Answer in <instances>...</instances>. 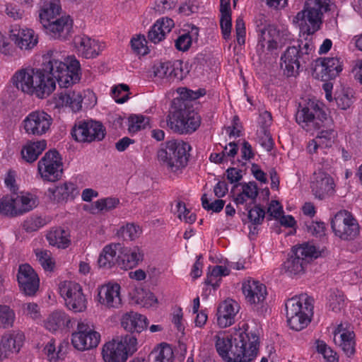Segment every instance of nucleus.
<instances>
[{"instance_id":"f257e3e1","label":"nucleus","mask_w":362,"mask_h":362,"mask_svg":"<svg viewBox=\"0 0 362 362\" xmlns=\"http://www.w3.org/2000/svg\"><path fill=\"white\" fill-rule=\"evenodd\" d=\"M79 71L80 64L75 57H67L63 62L58 52L49 51L42 57L41 68L21 69L13 76V81L18 89L43 98L53 92L56 82L66 88L78 82Z\"/></svg>"},{"instance_id":"f03ea898","label":"nucleus","mask_w":362,"mask_h":362,"mask_svg":"<svg viewBox=\"0 0 362 362\" xmlns=\"http://www.w3.org/2000/svg\"><path fill=\"white\" fill-rule=\"evenodd\" d=\"M215 339L216 351L226 362H250L257 356L259 337L256 330L248 326L233 335L220 332Z\"/></svg>"},{"instance_id":"7ed1b4c3","label":"nucleus","mask_w":362,"mask_h":362,"mask_svg":"<svg viewBox=\"0 0 362 362\" xmlns=\"http://www.w3.org/2000/svg\"><path fill=\"white\" fill-rule=\"evenodd\" d=\"M330 0H307L303 9L298 12L293 18L300 33L313 35L322 23L325 13L330 10Z\"/></svg>"},{"instance_id":"20e7f679","label":"nucleus","mask_w":362,"mask_h":362,"mask_svg":"<svg viewBox=\"0 0 362 362\" xmlns=\"http://www.w3.org/2000/svg\"><path fill=\"white\" fill-rule=\"evenodd\" d=\"M313 308V299L306 294L288 300L286 310L289 327L295 331L306 327L311 321Z\"/></svg>"},{"instance_id":"39448f33","label":"nucleus","mask_w":362,"mask_h":362,"mask_svg":"<svg viewBox=\"0 0 362 362\" xmlns=\"http://www.w3.org/2000/svg\"><path fill=\"white\" fill-rule=\"evenodd\" d=\"M190 149V146L182 141H167L157 152L158 160L168 170L177 173L187 166Z\"/></svg>"},{"instance_id":"423d86ee","label":"nucleus","mask_w":362,"mask_h":362,"mask_svg":"<svg viewBox=\"0 0 362 362\" xmlns=\"http://www.w3.org/2000/svg\"><path fill=\"white\" fill-rule=\"evenodd\" d=\"M314 52V45L310 42H305L303 45L288 47L281 57L283 62L281 69L287 77L294 76L303 69L310 61Z\"/></svg>"},{"instance_id":"0eeeda50","label":"nucleus","mask_w":362,"mask_h":362,"mask_svg":"<svg viewBox=\"0 0 362 362\" xmlns=\"http://www.w3.org/2000/svg\"><path fill=\"white\" fill-rule=\"evenodd\" d=\"M136 346V338L127 334L121 341L106 343L102 350L103 358L105 362H125L137 350Z\"/></svg>"},{"instance_id":"6e6552de","label":"nucleus","mask_w":362,"mask_h":362,"mask_svg":"<svg viewBox=\"0 0 362 362\" xmlns=\"http://www.w3.org/2000/svg\"><path fill=\"white\" fill-rule=\"evenodd\" d=\"M201 123L199 115L193 110L180 107L168 115L167 124L175 133L191 134L197 130Z\"/></svg>"},{"instance_id":"1a4fd4ad","label":"nucleus","mask_w":362,"mask_h":362,"mask_svg":"<svg viewBox=\"0 0 362 362\" xmlns=\"http://www.w3.org/2000/svg\"><path fill=\"white\" fill-rule=\"evenodd\" d=\"M331 227L335 235L344 240H354L359 235L356 219L346 210H341L334 215Z\"/></svg>"},{"instance_id":"9d476101","label":"nucleus","mask_w":362,"mask_h":362,"mask_svg":"<svg viewBox=\"0 0 362 362\" xmlns=\"http://www.w3.org/2000/svg\"><path fill=\"white\" fill-rule=\"evenodd\" d=\"M61 296L66 306L74 313H82L87 308V300L82 292L81 286L74 281H65L59 285Z\"/></svg>"},{"instance_id":"9b49d317","label":"nucleus","mask_w":362,"mask_h":362,"mask_svg":"<svg viewBox=\"0 0 362 362\" xmlns=\"http://www.w3.org/2000/svg\"><path fill=\"white\" fill-rule=\"evenodd\" d=\"M106 134L102 123L93 120H81L74 126L71 135L74 139L82 143L102 141Z\"/></svg>"},{"instance_id":"f8f14e48","label":"nucleus","mask_w":362,"mask_h":362,"mask_svg":"<svg viewBox=\"0 0 362 362\" xmlns=\"http://www.w3.org/2000/svg\"><path fill=\"white\" fill-rule=\"evenodd\" d=\"M38 173L44 181L55 182L59 180L63 173L62 158L56 150L45 153L37 164Z\"/></svg>"},{"instance_id":"ddd939ff","label":"nucleus","mask_w":362,"mask_h":362,"mask_svg":"<svg viewBox=\"0 0 362 362\" xmlns=\"http://www.w3.org/2000/svg\"><path fill=\"white\" fill-rule=\"evenodd\" d=\"M100 341V334L82 322L78 323L76 331L71 334V344L78 351L95 348Z\"/></svg>"},{"instance_id":"4468645a","label":"nucleus","mask_w":362,"mask_h":362,"mask_svg":"<svg viewBox=\"0 0 362 362\" xmlns=\"http://www.w3.org/2000/svg\"><path fill=\"white\" fill-rule=\"evenodd\" d=\"M325 118L326 114L325 112L322 111L317 103L313 100H309L296 114V122L307 131L309 130L310 127L319 128L320 123L317 120L322 122Z\"/></svg>"},{"instance_id":"2eb2a0df","label":"nucleus","mask_w":362,"mask_h":362,"mask_svg":"<svg viewBox=\"0 0 362 362\" xmlns=\"http://www.w3.org/2000/svg\"><path fill=\"white\" fill-rule=\"evenodd\" d=\"M52 119L49 115L44 111H33L23 120V126L28 134L41 136L45 134L50 128Z\"/></svg>"},{"instance_id":"dca6fc26","label":"nucleus","mask_w":362,"mask_h":362,"mask_svg":"<svg viewBox=\"0 0 362 362\" xmlns=\"http://www.w3.org/2000/svg\"><path fill=\"white\" fill-rule=\"evenodd\" d=\"M17 280L20 290L26 296H34L39 288L40 279L35 271L28 264L19 266Z\"/></svg>"},{"instance_id":"f3484780","label":"nucleus","mask_w":362,"mask_h":362,"mask_svg":"<svg viewBox=\"0 0 362 362\" xmlns=\"http://www.w3.org/2000/svg\"><path fill=\"white\" fill-rule=\"evenodd\" d=\"M334 186V180L328 173L322 170L314 173L310 187L316 198L324 199L333 194Z\"/></svg>"},{"instance_id":"a211bd4d","label":"nucleus","mask_w":362,"mask_h":362,"mask_svg":"<svg viewBox=\"0 0 362 362\" xmlns=\"http://www.w3.org/2000/svg\"><path fill=\"white\" fill-rule=\"evenodd\" d=\"M342 69L340 58L325 57L316 60L314 71L322 81H327L336 78Z\"/></svg>"},{"instance_id":"6ab92c4d","label":"nucleus","mask_w":362,"mask_h":362,"mask_svg":"<svg viewBox=\"0 0 362 362\" xmlns=\"http://www.w3.org/2000/svg\"><path fill=\"white\" fill-rule=\"evenodd\" d=\"M334 343L349 357L355 353V334L348 324H339L334 331Z\"/></svg>"},{"instance_id":"aec40b11","label":"nucleus","mask_w":362,"mask_h":362,"mask_svg":"<svg viewBox=\"0 0 362 362\" xmlns=\"http://www.w3.org/2000/svg\"><path fill=\"white\" fill-rule=\"evenodd\" d=\"M242 290L247 303L251 305H262L267 296L266 286L252 279L243 283Z\"/></svg>"},{"instance_id":"412c9836","label":"nucleus","mask_w":362,"mask_h":362,"mask_svg":"<svg viewBox=\"0 0 362 362\" xmlns=\"http://www.w3.org/2000/svg\"><path fill=\"white\" fill-rule=\"evenodd\" d=\"M45 32L55 39H66L72 31L73 22L69 16L57 18L42 26Z\"/></svg>"},{"instance_id":"4be33fe9","label":"nucleus","mask_w":362,"mask_h":362,"mask_svg":"<svg viewBox=\"0 0 362 362\" xmlns=\"http://www.w3.org/2000/svg\"><path fill=\"white\" fill-rule=\"evenodd\" d=\"M121 287L118 284L102 286L98 291L99 302L108 308H119L122 305Z\"/></svg>"},{"instance_id":"5701e85b","label":"nucleus","mask_w":362,"mask_h":362,"mask_svg":"<svg viewBox=\"0 0 362 362\" xmlns=\"http://www.w3.org/2000/svg\"><path fill=\"white\" fill-rule=\"evenodd\" d=\"M182 65L181 61H176L173 63L169 62L159 63L153 66L154 76L168 81H181L184 77Z\"/></svg>"},{"instance_id":"b1692460","label":"nucleus","mask_w":362,"mask_h":362,"mask_svg":"<svg viewBox=\"0 0 362 362\" xmlns=\"http://www.w3.org/2000/svg\"><path fill=\"white\" fill-rule=\"evenodd\" d=\"M144 251L139 246L123 247L119 254V267L128 270L136 267L144 259Z\"/></svg>"},{"instance_id":"393cba45","label":"nucleus","mask_w":362,"mask_h":362,"mask_svg":"<svg viewBox=\"0 0 362 362\" xmlns=\"http://www.w3.org/2000/svg\"><path fill=\"white\" fill-rule=\"evenodd\" d=\"M238 303L233 299L221 303L217 310V323L220 327H227L235 322V317L239 311Z\"/></svg>"},{"instance_id":"a878e982","label":"nucleus","mask_w":362,"mask_h":362,"mask_svg":"<svg viewBox=\"0 0 362 362\" xmlns=\"http://www.w3.org/2000/svg\"><path fill=\"white\" fill-rule=\"evenodd\" d=\"M10 38L21 49L30 50L37 43V37L32 29L14 28L11 29Z\"/></svg>"},{"instance_id":"bb28decb","label":"nucleus","mask_w":362,"mask_h":362,"mask_svg":"<svg viewBox=\"0 0 362 362\" xmlns=\"http://www.w3.org/2000/svg\"><path fill=\"white\" fill-rule=\"evenodd\" d=\"M74 44L78 54L86 59L96 57L101 51L99 42L85 35L76 36Z\"/></svg>"},{"instance_id":"cd10ccee","label":"nucleus","mask_w":362,"mask_h":362,"mask_svg":"<svg viewBox=\"0 0 362 362\" xmlns=\"http://www.w3.org/2000/svg\"><path fill=\"white\" fill-rule=\"evenodd\" d=\"M75 320L62 310L52 313L45 321V327L51 332L70 329L73 327Z\"/></svg>"},{"instance_id":"c85d7f7f","label":"nucleus","mask_w":362,"mask_h":362,"mask_svg":"<svg viewBox=\"0 0 362 362\" xmlns=\"http://www.w3.org/2000/svg\"><path fill=\"white\" fill-rule=\"evenodd\" d=\"M147 318L136 312L125 313L121 318V325L131 333H141L147 327Z\"/></svg>"},{"instance_id":"c756f323","label":"nucleus","mask_w":362,"mask_h":362,"mask_svg":"<svg viewBox=\"0 0 362 362\" xmlns=\"http://www.w3.org/2000/svg\"><path fill=\"white\" fill-rule=\"evenodd\" d=\"M57 106H68L74 112L81 110L83 96L80 91L65 90L55 98Z\"/></svg>"},{"instance_id":"7c9ffc66","label":"nucleus","mask_w":362,"mask_h":362,"mask_svg":"<svg viewBox=\"0 0 362 362\" xmlns=\"http://www.w3.org/2000/svg\"><path fill=\"white\" fill-rule=\"evenodd\" d=\"M62 11L59 0H42L40 4L39 19L42 25L57 18Z\"/></svg>"},{"instance_id":"2f4dec72","label":"nucleus","mask_w":362,"mask_h":362,"mask_svg":"<svg viewBox=\"0 0 362 362\" xmlns=\"http://www.w3.org/2000/svg\"><path fill=\"white\" fill-rule=\"evenodd\" d=\"M119 249H121L120 243L105 246L98 259L99 267L103 269H110L115 265L119 267Z\"/></svg>"},{"instance_id":"473e14b6","label":"nucleus","mask_w":362,"mask_h":362,"mask_svg":"<svg viewBox=\"0 0 362 362\" xmlns=\"http://www.w3.org/2000/svg\"><path fill=\"white\" fill-rule=\"evenodd\" d=\"M175 24L169 18H161L156 21L148 33V39L154 44L162 41L167 33H169Z\"/></svg>"},{"instance_id":"72a5a7b5","label":"nucleus","mask_w":362,"mask_h":362,"mask_svg":"<svg viewBox=\"0 0 362 362\" xmlns=\"http://www.w3.org/2000/svg\"><path fill=\"white\" fill-rule=\"evenodd\" d=\"M24 335L21 332L4 334L1 337L4 355L8 358L11 354L18 353L23 345Z\"/></svg>"},{"instance_id":"f704fd0d","label":"nucleus","mask_w":362,"mask_h":362,"mask_svg":"<svg viewBox=\"0 0 362 362\" xmlns=\"http://www.w3.org/2000/svg\"><path fill=\"white\" fill-rule=\"evenodd\" d=\"M48 192L51 194L50 199L57 202L73 199L78 193L76 185L72 182H65L54 188H49Z\"/></svg>"},{"instance_id":"c9c22d12","label":"nucleus","mask_w":362,"mask_h":362,"mask_svg":"<svg viewBox=\"0 0 362 362\" xmlns=\"http://www.w3.org/2000/svg\"><path fill=\"white\" fill-rule=\"evenodd\" d=\"M46 146L47 143L45 140L28 142L21 149L22 158L28 163H33L37 159Z\"/></svg>"},{"instance_id":"e433bc0d","label":"nucleus","mask_w":362,"mask_h":362,"mask_svg":"<svg viewBox=\"0 0 362 362\" xmlns=\"http://www.w3.org/2000/svg\"><path fill=\"white\" fill-rule=\"evenodd\" d=\"M257 33L258 46L262 49L267 47L268 50L276 48L277 45L276 39L279 36V31L274 25L269 26L266 29L261 30L258 31Z\"/></svg>"},{"instance_id":"4c0bfd02","label":"nucleus","mask_w":362,"mask_h":362,"mask_svg":"<svg viewBox=\"0 0 362 362\" xmlns=\"http://www.w3.org/2000/svg\"><path fill=\"white\" fill-rule=\"evenodd\" d=\"M11 195L17 216L31 211L37 206L35 199L30 194H18L15 192Z\"/></svg>"},{"instance_id":"58836bf2","label":"nucleus","mask_w":362,"mask_h":362,"mask_svg":"<svg viewBox=\"0 0 362 362\" xmlns=\"http://www.w3.org/2000/svg\"><path fill=\"white\" fill-rule=\"evenodd\" d=\"M46 237L49 245L58 248H66L69 245L70 240L68 238V232L61 228L51 230Z\"/></svg>"},{"instance_id":"ea45409f","label":"nucleus","mask_w":362,"mask_h":362,"mask_svg":"<svg viewBox=\"0 0 362 362\" xmlns=\"http://www.w3.org/2000/svg\"><path fill=\"white\" fill-rule=\"evenodd\" d=\"M307 262L301 259L295 252L284 263V269L290 276L299 275L304 273Z\"/></svg>"},{"instance_id":"a19ab883","label":"nucleus","mask_w":362,"mask_h":362,"mask_svg":"<svg viewBox=\"0 0 362 362\" xmlns=\"http://www.w3.org/2000/svg\"><path fill=\"white\" fill-rule=\"evenodd\" d=\"M153 362H173L174 354L172 348L167 344H160L150 354Z\"/></svg>"},{"instance_id":"79ce46f5","label":"nucleus","mask_w":362,"mask_h":362,"mask_svg":"<svg viewBox=\"0 0 362 362\" xmlns=\"http://www.w3.org/2000/svg\"><path fill=\"white\" fill-rule=\"evenodd\" d=\"M148 124V118L143 115H132L128 119V130L136 133Z\"/></svg>"},{"instance_id":"37998d69","label":"nucleus","mask_w":362,"mask_h":362,"mask_svg":"<svg viewBox=\"0 0 362 362\" xmlns=\"http://www.w3.org/2000/svg\"><path fill=\"white\" fill-rule=\"evenodd\" d=\"M15 320V313L9 306L0 305V327H11Z\"/></svg>"},{"instance_id":"c03bdc74","label":"nucleus","mask_w":362,"mask_h":362,"mask_svg":"<svg viewBox=\"0 0 362 362\" xmlns=\"http://www.w3.org/2000/svg\"><path fill=\"white\" fill-rule=\"evenodd\" d=\"M0 214L5 216H17L12 195L5 196L0 200Z\"/></svg>"},{"instance_id":"a18cd8bd","label":"nucleus","mask_w":362,"mask_h":362,"mask_svg":"<svg viewBox=\"0 0 362 362\" xmlns=\"http://www.w3.org/2000/svg\"><path fill=\"white\" fill-rule=\"evenodd\" d=\"M134 298L135 302L143 307L152 306L157 303V299L152 293L146 292L143 289L136 291Z\"/></svg>"},{"instance_id":"49530a36","label":"nucleus","mask_w":362,"mask_h":362,"mask_svg":"<svg viewBox=\"0 0 362 362\" xmlns=\"http://www.w3.org/2000/svg\"><path fill=\"white\" fill-rule=\"evenodd\" d=\"M293 252H295V255L306 261L307 263L308 262V259L313 257H317L315 246L309 244H303L298 247H295Z\"/></svg>"},{"instance_id":"de8ad7c7","label":"nucleus","mask_w":362,"mask_h":362,"mask_svg":"<svg viewBox=\"0 0 362 362\" xmlns=\"http://www.w3.org/2000/svg\"><path fill=\"white\" fill-rule=\"evenodd\" d=\"M316 348L317 352L321 354L328 362H337L338 361L337 354L323 341L317 340Z\"/></svg>"},{"instance_id":"09e8293b","label":"nucleus","mask_w":362,"mask_h":362,"mask_svg":"<svg viewBox=\"0 0 362 362\" xmlns=\"http://www.w3.org/2000/svg\"><path fill=\"white\" fill-rule=\"evenodd\" d=\"M141 232L140 227L134 223H128L120 228L121 235L124 240H135L139 236Z\"/></svg>"},{"instance_id":"8fccbe9b","label":"nucleus","mask_w":362,"mask_h":362,"mask_svg":"<svg viewBox=\"0 0 362 362\" xmlns=\"http://www.w3.org/2000/svg\"><path fill=\"white\" fill-rule=\"evenodd\" d=\"M129 86L126 84H119L112 90V98L117 103H124L129 98Z\"/></svg>"},{"instance_id":"3c124183","label":"nucleus","mask_w":362,"mask_h":362,"mask_svg":"<svg viewBox=\"0 0 362 362\" xmlns=\"http://www.w3.org/2000/svg\"><path fill=\"white\" fill-rule=\"evenodd\" d=\"M36 257L45 270L51 271L54 267L52 254L48 250H36Z\"/></svg>"},{"instance_id":"603ef678","label":"nucleus","mask_w":362,"mask_h":362,"mask_svg":"<svg viewBox=\"0 0 362 362\" xmlns=\"http://www.w3.org/2000/svg\"><path fill=\"white\" fill-rule=\"evenodd\" d=\"M202 204L204 209L218 213L223 209L225 205V201L218 199L210 202L206 194H204L202 197Z\"/></svg>"},{"instance_id":"864d4df0","label":"nucleus","mask_w":362,"mask_h":362,"mask_svg":"<svg viewBox=\"0 0 362 362\" xmlns=\"http://www.w3.org/2000/svg\"><path fill=\"white\" fill-rule=\"evenodd\" d=\"M177 92L184 100H196L206 94V90L204 88L192 90L185 87L177 88Z\"/></svg>"},{"instance_id":"5fc2aeb1","label":"nucleus","mask_w":362,"mask_h":362,"mask_svg":"<svg viewBox=\"0 0 362 362\" xmlns=\"http://www.w3.org/2000/svg\"><path fill=\"white\" fill-rule=\"evenodd\" d=\"M264 216L265 211L259 205H255L254 208L248 211V218L254 225L261 224Z\"/></svg>"},{"instance_id":"6e6d98bb","label":"nucleus","mask_w":362,"mask_h":362,"mask_svg":"<svg viewBox=\"0 0 362 362\" xmlns=\"http://www.w3.org/2000/svg\"><path fill=\"white\" fill-rule=\"evenodd\" d=\"M337 133L333 129L322 130L317 136L316 139L321 141L324 148L329 147L334 142Z\"/></svg>"},{"instance_id":"4d7b16f0","label":"nucleus","mask_w":362,"mask_h":362,"mask_svg":"<svg viewBox=\"0 0 362 362\" xmlns=\"http://www.w3.org/2000/svg\"><path fill=\"white\" fill-rule=\"evenodd\" d=\"M228 274L229 269L228 268L223 266H216L213 268L210 274L207 275L206 283L216 287L218 284L213 282V279L221 278L223 276H227Z\"/></svg>"},{"instance_id":"13d9d810","label":"nucleus","mask_w":362,"mask_h":362,"mask_svg":"<svg viewBox=\"0 0 362 362\" xmlns=\"http://www.w3.org/2000/svg\"><path fill=\"white\" fill-rule=\"evenodd\" d=\"M259 142L267 151H270L273 148L274 141L268 129L265 128L260 129Z\"/></svg>"},{"instance_id":"bf43d9fd","label":"nucleus","mask_w":362,"mask_h":362,"mask_svg":"<svg viewBox=\"0 0 362 362\" xmlns=\"http://www.w3.org/2000/svg\"><path fill=\"white\" fill-rule=\"evenodd\" d=\"M240 185L242 186V191L244 194L247 196V199H250L255 202L258 195V187L256 182H243L240 184Z\"/></svg>"},{"instance_id":"052dcab7","label":"nucleus","mask_w":362,"mask_h":362,"mask_svg":"<svg viewBox=\"0 0 362 362\" xmlns=\"http://www.w3.org/2000/svg\"><path fill=\"white\" fill-rule=\"evenodd\" d=\"M46 221L40 216L32 217L27 219L24 223V228L27 231H35L45 226Z\"/></svg>"},{"instance_id":"680f3d73","label":"nucleus","mask_w":362,"mask_h":362,"mask_svg":"<svg viewBox=\"0 0 362 362\" xmlns=\"http://www.w3.org/2000/svg\"><path fill=\"white\" fill-rule=\"evenodd\" d=\"M146 39L144 37H138L133 38L131 41L132 49L137 54L145 55L148 54V47L146 46Z\"/></svg>"},{"instance_id":"e2e57ef3","label":"nucleus","mask_w":362,"mask_h":362,"mask_svg":"<svg viewBox=\"0 0 362 362\" xmlns=\"http://www.w3.org/2000/svg\"><path fill=\"white\" fill-rule=\"evenodd\" d=\"M119 204V199L116 198H106L99 199L95 202V206L100 211L111 210L115 208Z\"/></svg>"},{"instance_id":"0e129e2a","label":"nucleus","mask_w":362,"mask_h":362,"mask_svg":"<svg viewBox=\"0 0 362 362\" xmlns=\"http://www.w3.org/2000/svg\"><path fill=\"white\" fill-rule=\"evenodd\" d=\"M220 24L223 38H229L232 27L231 14H221Z\"/></svg>"},{"instance_id":"69168bd1","label":"nucleus","mask_w":362,"mask_h":362,"mask_svg":"<svg viewBox=\"0 0 362 362\" xmlns=\"http://www.w3.org/2000/svg\"><path fill=\"white\" fill-rule=\"evenodd\" d=\"M325 223L322 222L311 221L306 224V230L308 233L317 237L323 235L325 233Z\"/></svg>"},{"instance_id":"338daca9","label":"nucleus","mask_w":362,"mask_h":362,"mask_svg":"<svg viewBox=\"0 0 362 362\" xmlns=\"http://www.w3.org/2000/svg\"><path fill=\"white\" fill-rule=\"evenodd\" d=\"M22 310L24 315L29 316L32 319H37L40 315L38 305L35 303L23 304Z\"/></svg>"},{"instance_id":"774afa93","label":"nucleus","mask_w":362,"mask_h":362,"mask_svg":"<svg viewBox=\"0 0 362 362\" xmlns=\"http://www.w3.org/2000/svg\"><path fill=\"white\" fill-rule=\"evenodd\" d=\"M192 41L189 35L183 34L175 40V47L180 51H187L192 45Z\"/></svg>"}]
</instances>
